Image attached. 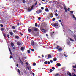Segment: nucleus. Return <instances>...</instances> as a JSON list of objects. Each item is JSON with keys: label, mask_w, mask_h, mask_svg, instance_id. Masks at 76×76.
<instances>
[{"label": "nucleus", "mask_w": 76, "mask_h": 76, "mask_svg": "<svg viewBox=\"0 0 76 76\" xmlns=\"http://www.w3.org/2000/svg\"><path fill=\"white\" fill-rule=\"evenodd\" d=\"M56 65L57 66H58V67H60V66H61V65L60 63H57L56 64Z\"/></svg>", "instance_id": "10"}, {"label": "nucleus", "mask_w": 76, "mask_h": 76, "mask_svg": "<svg viewBox=\"0 0 76 76\" xmlns=\"http://www.w3.org/2000/svg\"><path fill=\"white\" fill-rule=\"evenodd\" d=\"M41 18L40 17H39L38 18V20H41Z\"/></svg>", "instance_id": "40"}, {"label": "nucleus", "mask_w": 76, "mask_h": 76, "mask_svg": "<svg viewBox=\"0 0 76 76\" xmlns=\"http://www.w3.org/2000/svg\"><path fill=\"white\" fill-rule=\"evenodd\" d=\"M36 66V63L35 62L33 63V66Z\"/></svg>", "instance_id": "29"}, {"label": "nucleus", "mask_w": 76, "mask_h": 76, "mask_svg": "<svg viewBox=\"0 0 76 76\" xmlns=\"http://www.w3.org/2000/svg\"><path fill=\"white\" fill-rule=\"evenodd\" d=\"M21 49L22 51L24 50V48L23 47H21Z\"/></svg>", "instance_id": "14"}, {"label": "nucleus", "mask_w": 76, "mask_h": 76, "mask_svg": "<svg viewBox=\"0 0 76 76\" xmlns=\"http://www.w3.org/2000/svg\"><path fill=\"white\" fill-rule=\"evenodd\" d=\"M32 10V9L31 10L30 7H29L28 9V12H31V11Z\"/></svg>", "instance_id": "6"}, {"label": "nucleus", "mask_w": 76, "mask_h": 76, "mask_svg": "<svg viewBox=\"0 0 76 76\" xmlns=\"http://www.w3.org/2000/svg\"><path fill=\"white\" fill-rule=\"evenodd\" d=\"M42 57L43 58V57H44V55H42Z\"/></svg>", "instance_id": "63"}, {"label": "nucleus", "mask_w": 76, "mask_h": 76, "mask_svg": "<svg viewBox=\"0 0 76 76\" xmlns=\"http://www.w3.org/2000/svg\"><path fill=\"white\" fill-rule=\"evenodd\" d=\"M50 63H53V60H51L50 61Z\"/></svg>", "instance_id": "57"}, {"label": "nucleus", "mask_w": 76, "mask_h": 76, "mask_svg": "<svg viewBox=\"0 0 76 76\" xmlns=\"http://www.w3.org/2000/svg\"><path fill=\"white\" fill-rule=\"evenodd\" d=\"M17 44L18 45H21V43H20V42H17Z\"/></svg>", "instance_id": "5"}, {"label": "nucleus", "mask_w": 76, "mask_h": 76, "mask_svg": "<svg viewBox=\"0 0 76 76\" xmlns=\"http://www.w3.org/2000/svg\"><path fill=\"white\" fill-rule=\"evenodd\" d=\"M52 69L53 70L55 69V68H54V67H52Z\"/></svg>", "instance_id": "51"}, {"label": "nucleus", "mask_w": 76, "mask_h": 76, "mask_svg": "<svg viewBox=\"0 0 76 76\" xmlns=\"http://www.w3.org/2000/svg\"><path fill=\"white\" fill-rule=\"evenodd\" d=\"M20 24L19 23H18V24H17L18 26H19V25Z\"/></svg>", "instance_id": "64"}, {"label": "nucleus", "mask_w": 76, "mask_h": 76, "mask_svg": "<svg viewBox=\"0 0 76 76\" xmlns=\"http://www.w3.org/2000/svg\"><path fill=\"white\" fill-rule=\"evenodd\" d=\"M32 51H35V50L34 49H31Z\"/></svg>", "instance_id": "45"}, {"label": "nucleus", "mask_w": 76, "mask_h": 76, "mask_svg": "<svg viewBox=\"0 0 76 76\" xmlns=\"http://www.w3.org/2000/svg\"><path fill=\"white\" fill-rule=\"evenodd\" d=\"M64 56H65V57H67V56H66V55L65 54H64Z\"/></svg>", "instance_id": "60"}, {"label": "nucleus", "mask_w": 76, "mask_h": 76, "mask_svg": "<svg viewBox=\"0 0 76 76\" xmlns=\"http://www.w3.org/2000/svg\"><path fill=\"white\" fill-rule=\"evenodd\" d=\"M24 73H25V74H26V71H24L23 72Z\"/></svg>", "instance_id": "46"}, {"label": "nucleus", "mask_w": 76, "mask_h": 76, "mask_svg": "<svg viewBox=\"0 0 76 76\" xmlns=\"http://www.w3.org/2000/svg\"><path fill=\"white\" fill-rule=\"evenodd\" d=\"M36 13H37L38 14H39V13H38L39 12H38V10L37 11H36Z\"/></svg>", "instance_id": "56"}, {"label": "nucleus", "mask_w": 76, "mask_h": 76, "mask_svg": "<svg viewBox=\"0 0 76 76\" xmlns=\"http://www.w3.org/2000/svg\"><path fill=\"white\" fill-rule=\"evenodd\" d=\"M17 70H18L17 72H18V73H19V74H20V71L19 69H17Z\"/></svg>", "instance_id": "11"}, {"label": "nucleus", "mask_w": 76, "mask_h": 76, "mask_svg": "<svg viewBox=\"0 0 76 76\" xmlns=\"http://www.w3.org/2000/svg\"><path fill=\"white\" fill-rule=\"evenodd\" d=\"M42 24L43 26H45V25H47V24H46V23H45V22L43 23Z\"/></svg>", "instance_id": "16"}, {"label": "nucleus", "mask_w": 76, "mask_h": 76, "mask_svg": "<svg viewBox=\"0 0 76 76\" xmlns=\"http://www.w3.org/2000/svg\"><path fill=\"white\" fill-rule=\"evenodd\" d=\"M70 12L71 13H73V11H71Z\"/></svg>", "instance_id": "54"}, {"label": "nucleus", "mask_w": 76, "mask_h": 76, "mask_svg": "<svg viewBox=\"0 0 76 76\" xmlns=\"http://www.w3.org/2000/svg\"><path fill=\"white\" fill-rule=\"evenodd\" d=\"M70 40L71 41H74V40H73L72 38H70Z\"/></svg>", "instance_id": "35"}, {"label": "nucleus", "mask_w": 76, "mask_h": 76, "mask_svg": "<svg viewBox=\"0 0 76 76\" xmlns=\"http://www.w3.org/2000/svg\"><path fill=\"white\" fill-rule=\"evenodd\" d=\"M41 9H42V10H44V7H41Z\"/></svg>", "instance_id": "50"}, {"label": "nucleus", "mask_w": 76, "mask_h": 76, "mask_svg": "<svg viewBox=\"0 0 76 76\" xmlns=\"http://www.w3.org/2000/svg\"><path fill=\"white\" fill-rule=\"evenodd\" d=\"M35 27H37L38 26V24H37V23H35Z\"/></svg>", "instance_id": "26"}, {"label": "nucleus", "mask_w": 76, "mask_h": 76, "mask_svg": "<svg viewBox=\"0 0 76 76\" xmlns=\"http://www.w3.org/2000/svg\"><path fill=\"white\" fill-rule=\"evenodd\" d=\"M13 58V56L11 55H10V59H11V58Z\"/></svg>", "instance_id": "32"}, {"label": "nucleus", "mask_w": 76, "mask_h": 76, "mask_svg": "<svg viewBox=\"0 0 76 76\" xmlns=\"http://www.w3.org/2000/svg\"><path fill=\"white\" fill-rule=\"evenodd\" d=\"M31 44L32 46H34L35 44V42L33 40H32L31 41Z\"/></svg>", "instance_id": "3"}, {"label": "nucleus", "mask_w": 76, "mask_h": 76, "mask_svg": "<svg viewBox=\"0 0 76 76\" xmlns=\"http://www.w3.org/2000/svg\"><path fill=\"white\" fill-rule=\"evenodd\" d=\"M45 10L46 12H48V8H46L45 9Z\"/></svg>", "instance_id": "43"}, {"label": "nucleus", "mask_w": 76, "mask_h": 76, "mask_svg": "<svg viewBox=\"0 0 76 76\" xmlns=\"http://www.w3.org/2000/svg\"><path fill=\"white\" fill-rule=\"evenodd\" d=\"M59 75V74H56V75H55V76H58V75Z\"/></svg>", "instance_id": "42"}, {"label": "nucleus", "mask_w": 76, "mask_h": 76, "mask_svg": "<svg viewBox=\"0 0 76 76\" xmlns=\"http://www.w3.org/2000/svg\"><path fill=\"white\" fill-rule=\"evenodd\" d=\"M27 52H28V54H30V53H31V51H30V50H27Z\"/></svg>", "instance_id": "24"}, {"label": "nucleus", "mask_w": 76, "mask_h": 76, "mask_svg": "<svg viewBox=\"0 0 76 76\" xmlns=\"http://www.w3.org/2000/svg\"><path fill=\"white\" fill-rule=\"evenodd\" d=\"M50 73H51V72H53V70L52 69H50Z\"/></svg>", "instance_id": "48"}, {"label": "nucleus", "mask_w": 76, "mask_h": 76, "mask_svg": "<svg viewBox=\"0 0 76 76\" xmlns=\"http://www.w3.org/2000/svg\"><path fill=\"white\" fill-rule=\"evenodd\" d=\"M67 74L69 75V76H72V75H71V73H69V72H68V73H67Z\"/></svg>", "instance_id": "19"}, {"label": "nucleus", "mask_w": 76, "mask_h": 76, "mask_svg": "<svg viewBox=\"0 0 76 76\" xmlns=\"http://www.w3.org/2000/svg\"><path fill=\"white\" fill-rule=\"evenodd\" d=\"M3 36L4 37H6V34H3Z\"/></svg>", "instance_id": "27"}, {"label": "nucleus", "mask_w": 76, "mask_h": 76, "mask_svg": "<svg viewBox=\"0 0 76 76\" xmlns=\"http://www.w3.org/2000/svg\"><path fill=\"white\" fill-rule=\"evenodd\" d=\"M50 17H51V18H52L53 16V15L52 14V13L50 14Z\"/></svg>", "instance_id": "20"}, {"label": "nucleus", "mask_w": 76, "mask_h": 76, "mask_svg": "<svg viewBox=\"0 0 76 76\" xmlns=\"http://www.w3.org/2000/svg\"><path fill=\"white\" fill-rule=\"evenodd\" d=\"M19 59H20V61L21 64H23V62H22V60H21V59H20V58H19Z\"/></svg>", "instance_id": "17"}, {"label": "nucleus", "mask_w": 76, "mask_h": 76, "mask_svg": "<svg viewBox=\"0 0 76 76\" xmlns=\"http://www.w3.org/2000/svg\"><path fill=\"white\" fill-rule=\"evenodd\" d=\"M73 37L74 38V39L76 41V35H74Z\"/></svg>", "instance_id": "13"}, {"label": "nucleus", "mask_w": 76, "mask_h": 76, "mask_svg": "<svg viewBox=\"0 0 76 76\" xmlns=\"http://www.w3.org/2000/svg\"><path fill=\"white\" fill-rule=\"evenodd\" d=\"M0 26H1V27H3V25L2 24H0Z\"/></svg>", "instance_id": "44"}, {"label": "nucleus", "mask_w": 76, "mask_h": 76, "mask_svg": "<svg viewBox=\"0 0 76 76\" xmlns=\"http://www.w3.org/2000/svg\"><path fill=\"white\" fill-rule=\"evenodd\" d=\"M52 20L53 21H55V20H56V18H53Z\"/></svg>", "instance_id": "38"}, {"label": "nucleus", "mask_w": 76, "mask_h": 76, "mask_svg": "<svg viewBox=\"0 0 76 76\" xmlns=\"http://www.w3.org/2000/svg\"><path fill=\"white\" fill-rule=\"evenodd\" d=\"M20 35H21V36H22V35H23V34H22L21 33H20Z\"/></svg>", "instance_id": "55"}, {"label": "nucleus", "mask_w": 76, "mask_h": 76, "mask_svg": "<svg viewBox=\"0 0 76 76\" xmlns=\"http://www.w3.org/2000/svg\"><path fill=\"white\" fill-rule=\"evenodd\" d=\"M47 64V61H45V62H44V64Z\"/></svg>", "instance_id": "36"}, {"label": "nucleus", "mask_w": 76, "mask_h": 76, "mask_svg": "<svg viewBox=\"0 0 76 76\" xmlns=\"http://www.w3.org/2000/svg\"><path fill=\"white\" fill-rule=\"evenodd\" d=\"M50 64V62L49 61L48 62V64Z\"/></svg>", "instance_id": "58"}, {"label": "nucleus", "mask_w": 76, "mask_h": 76, "mask_svg": "<svg viewBox=\"0 0 76 76\" xmlns=\"http://www.w3.org/2000/svg\"><path fill=\"white\" fill-rule=\"evenodd\" d=\"M67 43L68 45H69V44H70V42H67Z\"/></svg>", "instance_id": "61"}, {"label": "nucleus", "mask_w": 76, "mask_h": 76, "mask_svg": "<svg viewBox=\"0 0 76 76\" xmlns=\"http://www.w3.org/2000/svg\"><path fill=\"white\" fill-rule=\"evenodd\" d=\"M64 9L65 10V12H67V8H66V7H65Z\"/></svg>", "instance_id": "23"}, {"label": "nucleus", "mask_w": 76, "mask_h": 76, "mask_svg": "<svg viewBox=\"0 0 76 76\" xmlns=\"http://www.w3.org/2000/svg\"><path fill=\"white\" fill-rule=\"evenodd\" d=\"M42 32H44V33H45L47 32L45 30H44V29H42Z\"/></svg>", "instance_id": "7"}, {"label": "nucleus", "mask_w": 76, "mask_h": 76, "mask_svg": "<svg viewBox=\"0 0 76 76\" xmlns=\"http://www.w3.org/2000/svg\"><path fill=\"white\" fill-rule=\"evenodd\" d=\"M73 68H74V69H75V68H76V65H75V66H73Z\"/></svg>", "instance_id": "47"}, {"label": "nucleus", "mask_w": 76, "mask_h": 76, "mask_svg": "<svg viewBox=\"0 0 76 76\" xmlns=\"http://www.w3.org/2000/svg\"><path fill=\"white\" fill-rule=\"evenodd\" d=\"M55 15L56 16H58V14L57 13L55 14Z\"/></svg>", "instance_id": "53"}, {"label": "nucleus", "mask_w": 76, "mask_h": 76, "mask_svg": "<svg viewBox=\"0 0 76 76\" xmlns=\"http://www.w3.org/2000/svg\"><path fill=\"white\" fill-rule=\"evenodd\" d=\"M72 76H76V75H75V74L73 73H72Z\"/></svg>", "instance_id": "22"}, {"label": "nucleus", "mask_w": 76, "mask_h": 76, "mask_svg": "<svg viewBox=\"0 0 76 76\" xmlns=\"http://www.w3.org/2000/svg\"><path fill=\"white\" fill-rule=\"evenodd\" d=\"M54 32H52V33H51V37H53V36L54 35Z\"/></svg>", "instance_id": "8"}, {"label": "nucleus", "mask_w": 76, "mask_h": 76, "mask_svg": "<svg viewBox=\"0 0 76 76\" xmlns=\"http://www.w3.org/2000/svg\"><path fill=\"white\" fill-rule=\"evenodd\" d=\"M15 48H16V47H13V49L14 50H15Z\"/></svg>", "instance_id": "49"}, {"label": "nucleus", "mask_w": 76, "mask_h": 76, "mask_svg": "<svg viewBox=\"0 0 76 76\" xmlns=\"http://www.w3.org/2000/svg\"><path fill=\"white\" fill-rule=\"evenodd\" d=\"M72 16H73V18H74V19H75V20H76V17H75V16L74 15H72Z\"/></svg>", "instance_id": "25"}, {"label": "nucleus", "mask_w": 76, "mask_h": 76, "mask_svg": "<svg viewBox=\"0 0 76 76\" xmlns=\"http://www.w3.org/2000/svg\"><path fill=\"white\" fill-rule=\"evenodd\" d=\"M23 3H25L26 1H25V0H23Z\"/></svg>", "instance_id": "33"}, {"label": "nucleus", "mask_w": 76, "mask_h": 76, "mask_svg": "<svg viewBox=\"0 0 76 76\" xmlns=\"http://www.w3.org/2000/svg\"><path fill=\"white\" fill-rule=\"evenodd\" d=\"M7 37L8 38H10V36H9V34L7 35Z\"/></svg>", "instance_id": "37"}, {"label": "nucleus", "mask_w": 76, "mask_h": 76, "mask_svg": "<svg viewBox=\"0 0 76 76\" xmlns=\"http://www.w3.org/2000/svg\"><path fill=\"white\" fill-rule=\"evenodd\" d=\"M33 32V31L31 28H28V32Z\"/></svg>", "instance_id": "2"}, {"label": "nucleus", "mask_w": 76, "mask_h": 76, "mask_svg": "<svg viewBox=\"0 0 76 76\" xmlns=\"http://www.w3.org/2000/svg\"><path fill=\"white\" fill-rule=\"evenodd\" d=\"M15 38L17 39H19V36H15Z\"/></svg>", "instance_id": "30"}, {"label": "nucleus", "mask_w": 76, "mask_h": 76, "mask_svg": "<svg viewBox=\"0 0 76 76\" xmlns=\"http://www.w3.org/2000/svg\"><path fill=\"white\" fill-rule=\"evenodd\" d=\"M10 34L12 36V35H13V32H10Z\"/></svg>", "instance_id": "28"}, {"label": "nucleus", "mask_w": 76, "mask_h": 76, "mask_svg": "<svg viewBox=\"0 0 76 76\" xmlns=\"http://www.w3.org/2000/svg\"><path fill=\"white\" fill-rule=\"evenodd\" d=\"M11 46L12 47H13L14 46V44H13V43L12 42H11Z\"/></svg>", "instance_id": "15"}, {"label": "nucleus", "mask_w": 76, "mask_h": 76, "mask_svg": "<svg viewBox=\"0 0 76 76\" xmlns=\"http://www.w3.org/2000/svg\"><path fill=\"white\" fill-rule=\"evenodd\" d=\"M1 31H4V28H1Z\"/></svg>", "instance_id": "34"}, {"label": "nucleus", "mask_w": 76, "mask_h": 76, "mask_svg": "<svg viewBox=\"0 0 76 76\" xmlns=\"http://www.w3.org/2000/svg\"><path fill=\"white\" fill-rule=\"evenodd\" d=\"M12 29H15V26H13L12 27Z\"/></svg>", "instance_id": "41"}, {"label": "nucleus", "mask_w": 76, "mask_h": 76, "mask_svg": "<svg viewBox=\"0 0 76 76\" xmlns=\"http://www.w3.org/2000/svg\"><path fill=\"white\" fill-rule=\"evenodd\" d=\"M56 60H57V59H56V58H54L53 59V61H56Z\"/></svg>", "instance_id": "31"}, {"label": "nucleus", "mask_w": 76, "mask_h": 76, "mask_svg": "<svg viewBox=\"0 0 76 76\" xmlns=\"http://www.w3.org/2000/svg\"><path fill=\"white\" fill-rule=\"evenodd\" d=\"M42 12V10H38V12L39 13H41V12Z\"/></svg>", "instance_id": "18"}, {"label": "nucleus", "mask_w": 76, "mask_h": 76, "mask_svg": "<svg viewBox=\"0 0 76 76\" xmlns=\"http://www.w3.org/2000/svg\"><path fill=\"white\" fill-rule=\"evenodd\" d=\"M51 55L49 54L48 56V58H51Z\"/></svg>", "instance_id": "21"}, {"label": "nucleus", "mask_w": 76, "mask_h": 76, "mask_svg": "<svg viewBox=\"0 0 76 76\" xmlns=\"http://www.w3.org/2000/svg\"><path fill=\"white\" fill-rule=\"evenodd\" d=\"M19 66V65L18 64H17L16 65V67H18Z\"/></svg>", "instance_id": "62"}, {"label": "nucleus", "mask_w": 76, "mask_h": 76, "mask_svg": "<svg viewBox=\"0 0 76 76\" xmlns=\"http://www.w3.org/2000/svg\"><path fill=\"white\" fill-rule=\"evenodd\" d=\"M37 1L35 3L34 6H36L37 4Z\"/></svg>", "instance_id": "39"}, {"label": "nucleus", "mask_w": 76, "mask_h": 76, "mask_svg": "<svg viewBox=\"0 0 76 76\" xmlns=\"http://www.w3.org/2000/svg\"><path fill=\"white\" fill-rule=\"evenodd\" d=\"M10 51L11 55H12V51H11V50Z\"/></svg>", "instance_id": "52"}, {"label": "nucleus", "mask_w": 76, "mask_h": 76, "mask_svg": "<svg viewBox=\"0 0 76 76\" xmlns=\"http://www.w3.org/2000/svg\"><path fill=\"white\" fill-rule=\"evenodd\" d=\"M54 26H58V24L57 23H55L53 24Z\"/></svg>", "instance_id": "9"}, {"label": "nucleus", "mask_w": 76, "mask_h": 76, "mask_svg": "<svg viewBox=\"0 0 76 76\" xmlns=\"http://www.w3.org/2000/svg\"><path fill=\"white\" fill-rule=\"evenodd\" d=\"M57 49H58V46L56 47Z\"/></svg>", "instance_id": "59"}, {"label": "nucleus", "mask_w": 76, "mask_h": 76, "mask_svg": "<svg viewBox=\"0 0 76 76\" xmlns=\"http://www.w3.org/2000/svg\"><path fill=\"white\" fill-rule=\"evenodd\" d=\"M13 32H14V33H15V34H17V33H18V31H16V30H13Z\"/></svg>", "instance_id": "4"}, {"label": "nucleus", "mask_w": 76, "mask_h": 76, "mask_svg": "<svg viewBox=\"0 0 76 76\" xmlns=\"http://www.w3.org/2000/svg\"><path fill=\"white\" fill-rule=\"evenodd\" d=\"M32 30H34V32H38V30H39V29L36 27H32Z\"/></svg>", "instance_id": "1"}, {"label": "nucleus", "mask_w": 76, "mask_h": 76, "mask_svg": "<svg viewBox=\"0 0 76 76\" xmlns=\"http://www.w3.org/2000/svg\"><path fill=\"white\" fill-rule=\"evenodd\" d=\"M59 51H61L62 50H63V49L62 48H59L58 50Z\"/></svg>", "instance_id": "12"}]
</instances>
